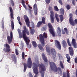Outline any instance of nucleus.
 <instances>
[{"label":"nucleus","mask_w":77,"mask_h":77,"mask_svg":"<svg viewBox=\"0 0 77 77\" xmlns=\"http://www.w3.org/2000/svg\"><path fill=\"white\" fill-rule=\"evenodd\" d=\"M39 36V41L41 42L42 45L41 44H39L38 46V47L40 50H44V48L42 47H44V46H45V40H44V38H47V34L45 32H44L43 34V35H42V34H40Z\"/></svg>","instance_id":"nucleus-1"},{"label":"nucleus","mask_w":77,"mask_h":77,"mask_svg":"<svg viewBox=\"0 0 77 77\" xmlns=\"http://www.w3.org/2000/svg\"><path fill=\"white\" fill-rule=\"evenodd\" d=\"M49 64L51 68L52 71H55V72L57 71L58 74L60 72V74H62V71L61 68L60 67H57L56 64L54 62H49Z\"/></svg>","instance_id":"nucleus-2"},{"label":"nucleus","mask_w":77,"mask_h":77,"mask_svg":"<svg viewBox=\"0 0 77 77\" xmlns=\"http://www.w3.org/2000/svg\"><path fill=\"white\" fill-rule=\"evenodd\" d=\"M38 65L39 66L40 69H41V70H40V72L41 74V77H44V74H45V71H46V68H45V66L42 63L40 64L39 62L38 63Z\"/></svg>","instance_id":"nucleus-3"},{"label":"nucleus","mask_w":77,"mask_h":77,"mask_svg":"<svg viewBox=\"0 0 77 77\" xmlns=\"http://www.w3.org/2000/svg\"><path fill=\"white\" fill-rule=\"evenodd\" d=\"M38 65L35 63L34 62L32 63V69L34 73L35 74L34 76V77H38V74L39 72L38 69Z\"/></svg>","instance_id":"nucleus-4"},{"label":"nucleus","mask_w":77,"mask_h":77,"mask_svg":"<svg viewBox=\"0 0 77 77\" xmlns=\"http://www.w3.org/2000/svg\"><path fill=\"white\" fill-rule=\"evenodd\" d=\"M45 24L46 23L45 22V18L44 17H42V21H39L37 24V27H39L41 26L42 24Z\"/></svg>","instance_id":"nucleus-5"},{"label":"nucleus","mask_w":77,"mask_h":77,"mask_svg":"<svg viewBox=\"0 0 77 77\" xmlns=\"http://www.w3.org/2000/svg\"><path fill=\"white\" fill-rule=\"evenodd\" d=\"M10 36L9 35L7 36V40L8 44H11V42H12V38H13V33L12 32H10Z\"/></svg>","instance_id":"nucleus-6"},{"label":"nucleus","mask_w":77,"mask_h":77,"mask_svg":"<svg viewBox=\"0 0 77 77\" xmlns=\"http://www.w3.org/2000/svg\"><path fill=\"white\" fill-rule=\"evenodd\" d=\"M24 19L25 21L26 24L27 25L28 27H30V21H29V19L27 15H25L23 16Z\"/></svg>","instance_id":"nucleus-7"},{"label":"nucleus","mask_w":77,"mask_h":77,"mask_svg":"<svg viewBox=\"0 0 77 77\" xmlns=\"http://www.w3.org/2000/svg\"><path fill=\"white\" fill-rule=\"evenodd\" d=\"M48 26L50 29L49 32L53 36H55V34L54 32V29H52V25H51V24L50 23H48Z\"/></svg>","instance_id":"nucleus-8"},{"label":"nucleus","mask_w":77,"mask_h":77,"mask_svg":"<svg viewBox=\"0 0 77 77\" xmlns=\"http://www.w3.org/2000/svg\"><path fill=\"white\" fill-rule=\"evenodd\" d=\"M4 47H5V48H4L3 49V51L5 52H9L11 51V49H10V46L8 44L6 43L4 44Z\"/></svg>","instance_id":"nucleus-9"},{"label":"nucleus","mask_w":77,"mask_h":77,"mask_svg":"<svg viewBox=\"0 0 77 77\" xmlns=\"http://www.w3.org/2000/svg\"><path fill=\"white\" fill-rule=\"evenodd\" d=\"M27 66L29 68H31L32 66V61L30 57H29L27 61Z\"/></svg>","instance_id":"nucleus-10"},{"label":"nucleus","mask_w":77,"mask_h":77,"mask_svg":"<svg viewBox=\"0 0 77 77\" xmlns=\"http://www.w3.org/2000/svg\"><path fill=\"white\" fill-rule=\"evenodd\" d=\"M55 46L58 50H61V45L59 41L57 40L55 41Z\"/></svg>","instance_id":"nucleus-11"},{"label":"nucleus","mask_w":77,"mask_h":77,"mask_svg":"<svg viewBox=\"0 0 77 77\" xmlns=\"http://www.w3.org/2000/svg\"><path fill=\"white\" fill-rule=\"evenodd\" d=\"M51 14L50 15L51 20V22L52 23H54V13L53 11H50Z\"/></svg>","instance_id":"nucleus-12"},{"label":"nucleus","mask_w":77,"mask_h":77,"mask_svg":"<svg viewBox=\"0 0 77 77\" xmlns=\"http://www.w3.org/2000/svg\"><path fill=\"white\" fill-rule=\"evenodd\" d=\"M60 11L62 13V15H60V20L61 22H62L63 20V15H64V10L63 9L61 8L60 9Z\"/></svg>","instance_id":"nucleus-13"},{"label":"nucleus","mask_w":77,"mask_h":77,"mask_svg":"<svg viewBox=\"0 0 77 77\" xmlns=\"http://www.w3.org/2000/svg\"><path fill=\"white\" fill-rule=\"evenodd\" d=\"M69 16L70 17L69 19V23L70 24H72V25H74V20H73V19H72V14H69Z\"/></svg>","instance_id":"nucleus-14"},{"label":"nucleus","mask_w":77,"mask_h":77,"mask_svg":"<svg viewBox=\"0 0 77 77\" xmlns=\"http://www.w3.org/2000/svg\"><path fill=\"white\" fill-rule=\"evenodd\" d=\"M23 38L24 39L25 41H26V45H29V41H30V40L29 38V37H27V35H26L23 36Z\"/></svg>","instance_id":"nucleus-15"},{"label":"nucleus","mask_w":77,"mask_h":77,"mask_svg":"<svg viewBox=\"0 0 77 77\" xmlns=\"http://www.w3.org/2000/svg\"><path fill=\"white\" fill-rule=\"evenodd\" d=\"M51 53H52L54 55H53V58L54 59H55L56 58V51L55 49L54 48H52L51 49Z\"/></svg>","instance_id":"nucleus-16"},{"label":"nucleus","mask_w":77,"mask_h":77,"mask_svg":"<svg viewBox=\"0 0 77 77\" xmlns=\"http://www.w3.org/2000/svg\"><path fill=\"white\" fill-rule=\"evenodd\" d=\"M33 9L35 12V15H37V14L38 13V8L37 7V5L36 3L34 4V5L33 6Z\"/></svg>","instance_id":"nucleus-17"},{"label":"nucleus","mask_w":77,"mask_h":77,"mask_svg":"<svg viewBox=\"0 0 77 77\" xmlns=\"http://www.w3.org/2000/svg\"><path fill=\"white\" fill-rule=\"evenodd\" d=\"M24 30H22V33L23 34V36H27L26 34V31L27 30H28L26 28V27L25 26H23Z\"/></svg>","instance_id":"nucleus-18"},{"label":"nucleus","mask_w":77,"mask_h":77,"mask_svg":"<svg viewBox=\"0 0 77 77\" xmlns=\"http://www.w3.org/2000/svg\"><path fill=\"white\" fill-rule=\"evenodd\" d=\"M17 31L19 33V38H22V36H23V31H22V33H21V30H20V29H18L17 30Z\"/></svg>","instance_id":"nucleus-19"},{"label":"nucleus","mask_w":77,"mask_h":77,"mask_svg":"<svg viewBox=\"0 0 77 77\" xmlns=\"http://www.w3.org/2000/svg\"><path fill=\"white\" fill-rule=\"evenodd\" d=\"M69 50L70 54L71 56H73V54H74V53H73V49H72V47H69Z\"/></svg>","instance_id":"nucleus-20"},{"label":"nucleus","mask_w":77,"mask_h":77,"mask_svg":"<svg viewBox=\"0 0 77 77\" xmlns=\"http://www.w3.org/2000/svg\"><path fill=\"white\" fill-rule=\"evenodd\" d=\"M42 57L44 62H48V60H47V57H45V54H44L43 53L42 54Z\"/></svg>","instance_id":"nucleus-21"},{"label":"nucleus","mask_w":77,"mask_h":77,"mask_svg":"<svg viewBox=\"0 0 77 77\" xmlns=\"http://www.w3.org/2000/svg\"><path fill=\"white\" fill-rule=\"evenodd\" d=\"M9 9L11 12V18H13L14 17V13H13V10L11 7H9Z\"/></svg>","instance_id":"nucleus-22"},{"label":"nucleus","mask_w":77,"mask_h":77,"mask_svg":"<svg viewBox=\"0 0 77 77\" xmlns=\"http://www.w3.org/2000/svg\"><path fill=\"white\" fill-rule=\"evenodd\" d=\"M72 44L75 48L76 47V42L74 39H73L72 41Z\"/></svg>","instance_id":"nucleus-23"},{"label":"nucleus","mask_w":77,"mask_h":77,"mask_svg":"<svg viewBox=\"0 0 77 77\" xmlns=\"http://www.w3.org/2000/svg\"><path fill=\"white\" fill-rule=\"evenodd\" d=\"M57 29V33L58 34L59 36H61V30L59 27H58Z\"/></svg>","instance_id":"nucleus-24"},{"label":"nucleus","mask_w":77,"mask_h":77,"mask_svg":"<svg viewBox=\"0 0 77 77\" xmlns=\"http://www.w3.org/2000/svg\"><path fill=\"white\" fill-rule=\"evenodd\" d=\"M66 58L67 59V62H69L70 61V60H71V57L69 56V54H66Z\"/></svg>","instance_id":"nucleus-25"},{"label":"nucleus","mask_w":77,"mask_h":77,"mask_svg":"<svg viewBox=\"0 0 77 77\" xmlns=\"http://www.w3.org/2000/svg\"><path fill=\"white\" fill-rule=\"evenodd\" d=\"M62 43L64 48H66V46H67V44H66V41L64 40H63L62 41Z\"/></svg>","instance_id":"nucleus-26"},{"label":"nucleus","mask_w":77,"mask_h":77,"mask_svg":"<svg viewBox=\"0 0 77 77\" xmlns=\"http://www.w3.org/2000/svg\"><path fill=\"white\" fill-rule=\"evenodd\" d=\"M21 3L23 5V7H24V8H25V9L26 10H27V7L26 6V5H25V2H24V0H22Z\"/></svg>","instance_id":"nucleus-27"},{"label":"nucleus","mask_w":77,"mask_h":77,"mask_svg":"<svg viewBox=\"0 0 77 77\" xmlns=\"http://www.w3.org/2000/svg\"><path fill=\"white\" fill-rule=\"evenodd\" d=\"M32 43L34 48H36L37 47V44H36V43L34 41H32Z\"/></svg>","instance_id":"nucleus-28"},{"label":"nucleus","mask_w":77,"mask_h":77,"mask_svg":"<svg viewBox=\"0 0 77 77\" xmlns=\"http://www.w3.org/2000/svg\"><path fill=\"white\" fill-rule=\"evenodd\" d=\"M16 57V56L14 54H12V60L14 62H15L16 61V59L15 58Z\"/></svg>","instance_id":"nucleus-29"},{"label":"nucleus","mask_w":77,"mask_h":77,"mask_svg":"<svg viewBox=\"0 0 77 77\" xmlns=\"http://www.w3.org/2000/svg\"><path fill=\"white\" fill-rule=\"evenodd\" d=\"M11 27L12 30H14V20H12L11 21Z\"/></svg>","instance_id":"nucleus-30"},{"label":"nucleus","mask_w":77,"mask_h":77,"mask_svg":"<svg viewBox=\"0 0 77 77\" xmlns=\"http://www.w3.org/2000/svg\"><path fill=\"white\" fill-rule=\"evenodd\" d=\"M35 30L34 29H31L30 31V33L31 35H33V34H34V33H35Z\"/></svg>","instance_id":"nucleus-31"},{"label":"nucleus","mask_w":77,"mask_h":77,"mask_svg":"<svg viewBox=\"0 0 77 77\" xmlns=\"http://www.w3.org/2000/svg\"><path fill=\"white\" fill-rule=\"evenodd\" d=\"M24 69H23V72H26V69H27V64L25 63H23Z\"/></svg>","instance_id":"nucleus-32"},{"label":"nucleus","mask_w":77,"mask_h":77,"mask_svg":"<svg viewBox=\"0 0 77 77\" xmlns=\"http://www.w3.org/2000/svg\"><path fill=\"white\" fill-rule=\"evenodd\" d=\"M59 65L61 66V67L62 69H63V68H64V66H63V64L62 62V61H60V64H59Z\"/></svg>","instance_id":"nucleus-33"},{"label":"nucleus","mask_w":77,"mask_h":77,"mask_svg":"<svg viewBox=\"0 0 77 77\" xmlns=\"http://www.w3.org/2000/svg\"><path fill=\"white\" fill-rule=\"evenodd\" d=\"M46 51L49 53V55H51V54H50V48L48 47H47L46 48Z\"/></svg>","instance_id":"nucleus-34"},{"label":"nucleus","mask_w":77,"mask_h":77,"mask_svg":"<svg viewBox=\"0 0 77 77\" xmlns=\"http://www.w3.org/2000/svg\"><path fill=\"white\" fill-rule=\"evenodd\" d=\"M73 23H74V25H73L71 24V23H70L71 25L72 26H75V24H77V19H76L75 20L74 22L73 21Z\"/></svg>","instance_id":"nucleus-35"},{"label":"nucleus","mask_w":77,"mask_h":77,"mask_svg":"<svg viewBox=\"0 0 77 77\" xmlns=\"http://www.w3.org/2000/svg\"><path fill=\"white\" fill-rule=\"evenodd\" d=\"M54 10H55V11H57V12H58V11H59V9L58 8H57V6H54Z\"/></svg>","instance_id":"nucleus-36"},{"label":"nucleus","mask_w":77,"mask_h":77,"mask_svg":"<svg viewBox=\"0 0 77 77\" xmlns=\"http://www.w3.org/2000/svg\"><path fill=\"white\" fill-rule=\"evenodd\" d=\"M66 8L67 10H69L71 9V5H67L66 6Z\"/></svg>","instance_id":"nucleus-37"},{"label":"nucleus","mask_w":77,"mask_h":77,"mask_svg":"<svg viewBox=\"0 0 77 77\" xmlns=\"http://www.w3.org/2000/svg\"><path fill=\"white\" fill-rule=\"evenodd\" d=\"M67 42L69 46L70 47H71V44L70 42H69V38L67 39Z\"/></svg>","instance_id":"nucleus-38"},{"label":"nucleus","mask_w":77,"mask_h":77,"mask_svg":"<svg viewBox=\"0 0 77 77\" xmlns=\"http://www.w3.org/2000/svg\"><path fill=\"white\" fill-rule=\"evenodd\" d=\"M22 58L23 59H24L25 58V57H24V56L25 55V54H24V52H23L22 53Z\"/></svg>","instance_id":"nucleus-39"},{"label":"nucleus","mask_w":77,"mask_h":77,"mask_svg":"<svg viewBox=\"0 0 77 77\" xmlns=\"http://www.w3.org/2000/svg\"><path fill=\"white\" fill-rule=\"evenodd\" d=\"M2 29H5V23L3 22H2Z\"/></svg>","instance_id":"nucleus-40"},{"label":"nucleus","mask_w":77,"mask_h":77,"mask_svg":"<svg viewBox=\"0 0 77 77\" xmlns=\"http://www.w3.org/2000/svg\"><path fill=\"white\" fill-rule=\"evenodd\" d=\"M51 6H49L48 8V10L49 11H52L53 10V7Z\"/></svg>","instance_id":"nucleus-41"},{"label":"nucleus","mask_w":77,"mask_h":77,"mask_svg":"<svg viewBox=\"0 0 77 77\" xmlns=\"http://www.w3.org/2000/svg\"><path fill=\"white\" fill-rule=\"evenodd\" d=\"M45 1L47 4H49L50 3L51 0H45Z\"/></svg>","instance_id":"nucleus-42"},{"label":"nucleus","mask_w":77,"mask_h":77,"mask_svg":"<svg viewBox=\"0 0 77 77\" xmlns=\"http://www.w3.org/2000/svg\"><path fill=\"white\" fill-rule=\"evenodd\" d=\"M15 53L16 55L18 56V54H19V53H18V50L15 49Z\"/></svg>","instance_id":"nucleus-43"},{"label":"nucleus","mask_w":77,"mask_h":77,"mask_svg":"<svg viewBox=\"0 0 77 77\" xmlns=\"http://www.w3.org/2000/svg\"><path fill=\"white\" fill-rule=\"evenodd\" d=\"M26 33L27 35H30L29 31L28 30H26L25 31V33L26 34Z\"/></svg>","instance_id":"nucleus-44"},{"label":"nucleus","mask_w":77,"mask_h":77,"mask_svg":"<svg viewBox=\"0 0 77 77\" xmlns=\"http://www.w3.org/2000/svg\"><path fill=\"white\" fill-rule=\"evenodd\" d=\"M11 2L12 6H14V3L13 0H11Z\"/></svg>","instance_id":"nucleus-45"},{"label":"nucleus","mask_w":77,"mask_h":77,"mask_svg":"<svg viewBox=\"0 0 77 77\" xmlns=\"http://www.w3.org/2000/svg\"><path fill=\"white\" fill-rule=\"evenodd\" d=\"M58 2H59V3L61 5H63V3H62V0H59Z\"/></svg>","instance_id":"nucleus-46"},{"label":"nucleus","mask_w":77,"mask_h":77,"mask_svg":"<svg viewBox=\"0 0 77 77\" xmlns=\"http://www.w3.org/2000/svg\"><path fill=\"white\" fill-rule=\"evenodd\" d=\"M64 30L66 33H68V30L67 29V28H64Z\"/></svg>","instance_id":"nucleus-47"},{"label":"nucleus","mask_w":77,"mask_h":77,"mask_svg":"<svg viewBox=\"0 0 77 77\" xmlns=\"http://www.w3.org/2000/svg\"><path fill=\"white\" fill-rule=\"evenodd\" d=\"M72 4L73 5H75V0H72Z\"/></svg>","instance_id":"nucleus-48"},{"label":"nucleus","mask_w":77,"mask_h":77,"mask_svg":"<svg viewBox=\"0 0 77 77\" xmlns=\"http://www.w3.org/2000/svg\"><path fill=\"white\" fill-rule=\"evenodd\" d=\"M58 56L59 57L60 59V58H61V57H62V55H61V54H58Z\"/></svg>","instance_id":"nucleus-49"},{"label":"nucleus","mask_w":77,"mask_h":77,"mask_svg":"<svg viewBox=\"0 0 77 77\" xmlns=\"http://www.w3.org/2000/svg\"><path fill=\"white\" fill-rule=\"evenodd\" d=\"M67 77H70V76L69 75V72H68L67 73Z\"/></svg>","instance_id":"nucleus-50"},{"label":"nucleus","mask_w":77,"mask_h":77,"mask_svg":"<svg viewBox=\"0 0 77 77\" xmlns=\"http://www.w3.org/2000/svg\"><path fill=\"white\" fill-rule=\"evenodd\" d=\"M32 47V44H30L28 46V48H30Z\"/></svg>","instance_id":"nucleus-51"},{"label":"nucleus","mask_w":77,"mask_h":77,"mask_svg":"<svg viewBox=\"0 0 77 77\" xmlns=\"http://www.w3.org/2000/svg\"><path fill=\"white\" fill-rule=\"evenodd\" d=\"M42 30L44 31L46 30V28L44 27H42Z\"/></svg>","instance_id":"nucleus-52"},{"label":"nucleus","mask_w":77,"mask_h":77,"mask_svg":"<svg viewBox=\"0 0 77 77\" xmlns=\"http://www.w3.org/2000/svg\"><path fill=\"white\" fill-rule=\"evenodd\" d=\"M17 20L18 21H20V17L19 16L17 17Z\"/></svg>","instance_id":"nucleus-53"},{"label":"nucleus","mask_w":77,"mask_h":77,"mask_svg":"<svg viewBox=\"0 0 77 77\" xmlns=\"http://www.w3.org/2000/svg\"><path fill=\"white\" fill-rule=\"evenodd\" d=\"M55 17L56 18H57L58 17V14H56L55 15Z\"/></svg>","instance_id":"nucleus-54"},{"label":"nucleus","mask_w":77,"mask_h":77,"mask_svg":"<svg viewBox=\"0 0 77 77\" xmlns=\"http://www.w3.org/2000/svg\"><path fill=\"white\" fill-rule=\"evenodd\" d=\"M77 58L76 57L74 60L75 62V63H77Z\"/></svg>","instance_id":"nucleus-55"},{"label":"nucleus","mask_w":77,"mask_h":77,"mask_svg":"<svg viewBox=\"0 0 77 77\" xmlns=\"http://www.w3.org/2000/svg\"><path fill=\"white\" fill-rule=\"evenodd\" d=\"M56 19L57 20V22H59V19L58 18H56Z\"/></svg>","instance_id":"nucleus-56"},{"label":"nucleus","mask_w":77,"mask_h":77,"mask_svg":"<svg viewBox=\"0 0 77 77\" xmlns=\"http://www.w3.org/2000/svg\"><path fill=\"white\" fill-rule=\"evenodd\" d=\"M19 23L20 26H22V23H21V21H19Z\"/></svg>","instance_id":"nucleus-57"},{"label":"nucleus","mask_w":77,"mask_h":77,"mask_svg":"<svg viewBox=\"0 0 77 77\" xmlns=\"http://www.w3.org/2000/svg\"><path fill=\"white\" fill-rule=\"evenodd\" d=\"M29 12H30V13H31L32 12V10L29 9Z\"/></svg>","instance_id":"nucleus-58"},{"label":"nucleus","mask_w":77,"mask_h":77,"mask_svg":"<svg viewBox=\"0 0 77 77\" xmlns=\"http://www.w3.org/2000/svg\"><path fill=\"white\" fill-rule=\"evenodd\" d=\"M65 32H64V31H63L62 32V34L63 35H64V34H65Z\"/></svg>","instance_id":"nucleus-59"},{"label":"nucleus","mask_w":77,"mask_h":77,"mask_svg":"<svg viewBox=\"0 0 77 77\" xmlns=\"http://www.w3.org/2000/svg\"><path fill=\"white\" fill-rule=\"evenodd\" d=\"M75 14L77 16V9L75 11Z\"/></svg>","instance_id":"nucleus-60"},{"label":"nucleus","mask_w":77,"mask_h":77,"mask_svg":"<svg viewBox=\"0 0 77 77\" xmlns=\"http://www.w3.org/2000/svg\"><path fill=\"white\" fill-rule=\"evenodd\" d=\"M28 6H29V8H30V9H32V7H30L29 5H28Z\"/></svg>","instance_id":"nucleus-61"},{"label":"nucleus","mask_w":77,"mask_h":77,"mask_svg":"<svg viewBox=\"0 0 77 77\" xmlns=\"http://www.w3.org/2000/svg\"><path fill=\"white\" fill-rule=\"evenodd\" d=\"M32 26V28H35V25L34 24Z\"/></svg>","instance_id":"nucleus-62"},{"label":"nucleus","mask_w":77,"mask_h":77,"mask_svg":"<svg viewBox=\"0 0 77 77\" xmlns=\"http://www.w3.org/2000/svg\"><path fill=\"white\" fill-rule=\"evenodd\" d=\"M63 77H66V75H63Z\"/></svg>","instance_id":"nucleus-63"},{"label":"nucleus","mask_w":77,"mask_h":77,"mask_svg":"<svg viewBox=\"0 0 77 77\" xmlns=\"http://www.w3.org/2000/svg\"><path fill=\"white\" fill-rule=\"evenodd\" d=\"M76 30H77V28H76Z\"/></svg>","instance_id":"nucleus-64"}]
</instances>
